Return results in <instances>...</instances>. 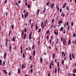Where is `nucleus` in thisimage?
<instances>
[{
    "label": "nucleus",
    "mask_w": 76,
    "mask_h": 76,
    "mask_svg": "<svg viewBox=\"0 0 76 76\" xmlns=\"http://www.w3.org/2000/svg\"><path fill=\"white\" fill-rule=\"evenodd\" d=\"M63 27H61L60 29V31H63Z\"/></svg>",
    "instance_id": "obj_20"
},
{
    "label": "nucleus",
    "mask_w": 76,
    "mask_h": 76,
    "mask_svg": "<svg viewBox=\"0 0 76 76\" xmlns=\"http://www.w3.org/2000/svg\"><path fill=\"white\" fill-rule=\"evenodd\" d=\"M54 6V3H53L51 6V8H52V9H53V7Z\"/></svg>",
    "instance_id": "obj_30"
},
{
    "label": "nucleus",
    "mask_w": 76,
    "mask_h": 76,
    "mask_svg": "<svg viewBox=\"0 0 76 76\" xmlns=\"http://www.w3.org/2000/svg\"><path fill=\"white\" fill-rule=\"evenodd\" d=\"M58 24H60V23H62V21H58Z\"/></svg>",
    "instance_id": "obj_34"
},
{
    "label": "nucleus",
    "mask_w": 76,
    "mask_h": 76,
    "mask_svg": "<svg viewBox=\"0 0 76 76\" xmlns=\"http://www.w3.org/2000/svg\"><path fill=\"white\" fill-rule=\"evenodd\" d=\"M71 44V40L69 39L68 42V45H70Z\"/></svg>",
    "instance_id": "obj_10"
},
{
    "label": "nucleus",
    "mask_w": 76,
    "mask_h": 76,
    "mask_svg": "<svg viewBox=\"0 0 76 76\" xmlns=\"http://www.w3.org/2000/svg\"><path fill=\"white\" fill-rule=\"evenodd\" d=\"M43 23H44V22H42L41 23V26L42 29H43L45 27V26L44 25H43Z\"/></svg>",
    "instance_id": "obj_3"
},
{
    "label": "nucleus",
    "mask_w": 76,
    "mask_h": 76,
    "mask_svg": "<svg viewBox=\"0 0 76 76\" xmlns=\"http://www.w3.org/2000/svg\"><path fill=\"white\" fill-rule=\"evenodd\" d=\"M61 40L62 42H63V38L62 37H61Z\"/></svg>",
    "instance_id": "obj_49"
},
{
    "label": "nucleus",
    "mask_w": 76,
    "mask_h": 76,
    "mask_svg": "<svg viewBox=\"0 0 76 76\" xmlns=\"http://www.w3.org/2000/svg\"><path fill=\"white\" fill-rule=\"evenodd\" d=\"M14 27V25H13V24H12V25L11 26V28L12 29H13Z\"/></svg>",
    "instance_id": "obj_37"
},
{
    "label": "nucleus",
    "mask_w": 76,
    "mask_h": 76,
    "mask_svg": "<svg viewBox=\"0 0 76 76\" xmlns=\"http://www.w3.org/2000/svg\"><path fill=\"white\" fill-rule=\"evenodd\" d=\"M62 65H63L64 64V60L63 59L62 61Z\"/></svg>",
    "instance_id": "obj_31"
},
{
    "label": "nucleus",
    "mask_w": 76,
    "mask_h": 76,
    "mask_svg": "<svg viewBox=\"0 0 76 76\" xmlns=\"http://www.w3.org/2000/svg\"><path fill=\"white\" fill-rule=\"evenodd\" d=\"M22 19H23V14H22Z\"/></svg>",
    "instance_id": "obj_60"
},
{
    "label": "nucleus",
    "mask_w": 76,
    "mask_h": 76,
    "mask_svg": "<svg viewBox=\"0 0 76 76\" xmlns=\"http://www.w3.org/2000/svg\"><path fill=\"white\" fill-rule=\"evenodd\" d=\"M61 16H62L63 18H64V16H65V15L63 12H62L61 14Z\"/></svg>",
    "instance_id": "obj_9"
},
{
    "label": "nucleus",
    "mask_w": 76,
    "mask_h": 76,
    "mask_svg": "<svg viewBox=\"0 0 76 76\" xmlns=\"http://www.w3.org/2000/svg\"><path fill=\"white\" fill-rule=\"evenodd\" d=\"M13 41L14 42H15V37H13L12 38V41Z\"/></svg>",
    "instance_id": "obj_16"
},
{
    "label": "nucleus",
    "mask_w": 76,
    "mask_h": 76,
    "mask_svg": "<svg viewBox=\"0 0 76 76\" xmlns=\"http://www.w3.org/2000/svg\"><path fill=\"white\" fill-rule=\"evenodd\" d=\"M6 56H7V53L6 52H5L4 53V59H5V58H6Z\"/></svg>",
    "instance_id": "obj_6"
},
{
    "label": "nucleus",
    "mask_w": 76,
    "mask_h": 76,
    "mask_svg": "<svg viewBox=\"0 0 76 76\" xmlns=\"http://www.w3.org/2000/svg\"><path fill=\"white\" fill-rule=\"evenodd\" d=\"M53 25L52 24L50 26V28H51V29H53Z\"/></svg>",
    "instance_id": "obj_44"
},
{
    "label": "nucleus",
    "mask_w": 76,
    "mask_h": 76,
    "mask_svg": "<svg viewBox=\"0 0 76 76\" xmlns=\"http://www.w3.org/2000/svg\"><path fill=\"white\" fill-rule=\"evenodd\" d=\"M68 75L69 76H71V74L70 73H68Z\"/></svg>",
    "instance_id": "obj_64"
},
{
    "label": "nucleus",
    "mask_w": 76,
    "mask_h": 76,
    "mask_svg": "<svg viewBox=\"0 0 76 76\" xmlns=\"http://www.w3.org/2000/svg\"><path fill=\"white\" fill-rule=\"evenodd\" d=\"M50 73H48V76H51L50 75Z\"/></svg>",
    "instance_id": "obj_62"
},
{
    "label": "nucleus",
    "mask_w": 76,
    "mask_h": 76,
    "mask_svg": "<svg viewBox=\"0 0 76 76\" xmlns=\"http://www.w3.org/2000/svg\"><path fill=\"white\" fill-rule=\"evenodd\" d=\"M50 69H51V64H50Z\"/></svg>",
    "instance_id": "obj_46"
},
{
    "label": "nucleus",
    "mask_w": 76,
    "mask_h": 76,
    "mask_svg": "<svg viewBox=\"0 0 76 76\" xmlns=\"http://www.w3.org/2000/svg\"><path fill=\"white\" fill-rule=\"evenodd\" d=\"M66 25H67V26H68V25H69V22H66Z\"/></svg>",
    "instance_id": "obj_50"
},
{
    "label": "nucleus",
    "mask_w": 76,
    "mask_h": 76,
    "mask_svg": "<svg viewBox=\"0 0 76 76\" xmlns=\"http://www.w3.org/2000/svg\"><path fill=\"white\" fill-rule=\"evenodd\" d=\"M48 38H49V36H48V35H47L46 36L47 40L48 39Z\"/></svg>",
    "instance_id": "obj_42"
},
{
    "label": "nucleus",
    "mask_w": 76,
    "mask_h": 76,
    "mask_svg": "<svg viewBox=\"0 0 76 76\" xmlns=\"http://www.w3.org/2000/svg\"><path fill=\"white\" fill-rule=\"evenodd\" d=\"M43 54H44L45 56H47V53L45 52V51H44L43 52Z\"/></svg>",
    "instance_id": "obj_27"
},
{
    "label": "nucleus",
    "mask_w": 76,
    "mask_h": 76,
    "mask_svg": "<svg viewBox=\"0 0 76 76\" xmlns=\"http://www.w3.org/2000/svg\"><path fill=\"white\" fill-rule=\"evenodd\" d=\"M56 44H58V38H57L56 39Z\"/></svg>",
    "instance_id": "obj_17"
},
{
    "label": "nucleus",
    "mask_w": 76,
    "mask_h": 76,
    "mask_svg": "<svg viewBox=\"0 0 76 76\" xmlns=\"http://www.w3.org/2000/svg\"><path fill=\"white\" fill-rule=\"evenodd\" d=\"M55 73H57V68L56 67L55 68Z\"/></svg>",
    "instance_id": "obj_28"
},
{
    "label": "nucleus",
    "mask_w": 76,
    "mask_h": 76,
    "mask_svg": "<svg viewBox=\"0 0 76 76\" xmlns=\"http://www.w3.org/2000/svg\"><path fill=\"white\" fill-rule=\"evenodd\" d=\"M66 9L67 10V11H68V10H69V7H68V6H66Z\"/></svg>",
    "instance_id": "obj_43"
},
{
    "label": "nucleus",
    "mask_w": 76,
    "mask_h": 76,
    "mask_svg": "<svg viewBox=\"0 0 76 76\" xmlns=\"http://www.w3.org/2000/svg\"><path fill=\"white\" fill-rule=\"evenodd\" d=\"M43 10H44L42 11V13H45V10H46V8H44Z\"/></svg>",
    "instance_id": "obj_14"
},
{
    "label": "nucleus",
    "mask_w": 76,
    "mask_h": 76,
    "mask_svg": "<svg viewBox=\"0 0 76 76\" xmlns=\"http://www.w3.org/2000/svg\"><path fill=\"white\" fill-rule=\"evenodd\" d=\"M51 46H48V48H49V49H51Z\"/></svg>",
    "instance_id": "obj_63"
},
{
    "label": "nucleus",
    "mask_w": 76,
    "mask_h": 76,
    "mask_svg": "<svg viewBox=\"0 0 76 76\" xmlns=\"http://www.w3.org/2000/svg\"><path fill=\"white\" fill-rule=\"evenodd\" d=\"M9 50L10 51V52H12V46H10V45Z\"/></svg>",
    "instance_id": "obj_5"
},
{
    "label": "nucleus",
    "mask_w": 76,
    "mask_h": 76,
    "mask_svg": "<svg viewBox=\"0 0 76 76\" xmlns=\"http://www.w3.org/2000/svg\"><path fill=\"white\" fill-rule=\"evenodd\" d=\"M74 44L76 45V40H75V42H74Z\"/></svg>",
    "instance_id": "obj_61"
},
{
    "label": "nucleus",
    "mask_w": 76,
    "mask_h": 76,
    "mask_svg": "<svg viewBox=\"0 0 76 76\" xmlns=\"http://www.w3.org/2000/svg\"><path fill=\"white\" fill-rule=\"evenodd\" d=\"M59 17V16H58L56 18V20H58Z\"/></svg>",
    "instance_id": "obj_55"
},
{
    "label": "nucleus",
    "mask_w": 76,
    "mask_h": 76,
    "mask_svg": "<svg viewBox=\"0 0 76 76\" xmlns=\"http://www.w3.org/2000/svg\"><path fill=\"white\" fill-rule=\"evenodd\" d=\"M34 23L33 22L32 23L31 25V26H34Z\"/></svg>",
    "instance_id": "obj_47"
},
{
    "label": "nucleus",
    "mask_w": 76,
    "mask_h": 76,
    "mask_svg": "<svg viewBox=\"0 0 76 76\" xmlns=\"http://www.w3.org/2000/svg\"><path fill=\"white\" fill-rule=\"evenodd\" d=\"M40 62L41 63H42V58H40Z\"/></svg>",
    "instance_id": "obj_40"
},
{
    "label": "nucleus",
    "mask_w": 76,
    "mask_h": 76,
    "mask_svg": "<svg viewBox=\"0 0 76 76\" xmlns=\"http://www.w3.org/2000/svg\"><path fill=\"white\" fill-rule=\"evenodd\" d=\"M55 55H56V54H55V53H53V55H52L53 58L54 59V58H55Z\"/></svg>",
    "instance_id": "obj_12"
},
{
    "label": "nucleus",
    "mask_w": 76,
    "mask_h": 76,
    "mask_svg": "<svg viewBox=\"0 0 76 76\" xmlns=\"http://www.w3.org/2000/svg\"><path fill=\"white\" fill-rule=\"evenodd\" d=\"M73 73H76V69H74L73 71Z\"/></svg>",
    "instance_id": "obj_32"
},
{
    "label": "nucleus",
    "mask_w": 76,
    "mask_h": 76,
    "mask_svg": "<svg viewBox=\"0 0 76 76\" xmlns=\"http://www.w3.org/2000/svg\"><path fill=\"white\" fill-rule=\"evenodd\" d=\"M41 28H39L38 30L39 32H41Z\"/></svg>",
    "instance_id": "obj_54"
},
{
    "label": "nucleus",
    "mask_w": 76,
    "mask_h": 76,
    "mask_svg": "<svg viewBox=\"0 0 76 76\" xmlns=\"http://www.w3.org/2000/svg\"><path fill=\"white\" fill-rule=\"evenodd\" d=\"M2 61L1 59L0 60V65L1 66L2 65Z\"/></svg>",
    "instance_id": "obj_24"
},
{
    "label": "nucleus",
    "mask_w": 76,
    "mask_h": 76,
    "mask_svg": "<svg viewBox=\"0 0 76 76\" xmlns=\"http://www.w3.org/2000/svg\"><path fill=\"white\" fill-rule=\"evenodd\" d=\"M47 19L46 20H45V26H46V24H47Z\"/></svg>",
    "instance_id": "obj_25"
},
{
    "label": "nucleus",
    "mask_w": 76,
    "mask_h": 76,
    "mask_svg": "<svg viewBox=\"0 0 76 76\" xmlns=\"http://www.w3.org/2000/svg\"><path fill=\"white\" fill-rule=\"evenodd\" d=\"M63 44L64 45H66V44H67V41L66 40V39H64L63 41Z\"/></svg>",
    "instance_id": "obj_2"
},
{
    "label": "nucleus",
    "mask_w": 76,
    "mask_h": 76,
    "mask_svg": "<svg viewBox=\"0 0 76 76\" xmlns=\"http://www.w3.org/2000/svg\"><path fill=\"white\" fill-rule=\"evenodd\" d=\"M28 7L29 9L30 8H31V5H28Z\"/></svg>",
    "instance_id": "obj_39"
},
{
    "label": "nucleus",
    "mask_w": 76,
    "mask_h": 76,
    "mask_svg": "<svg viewBox=\"0 0 76 76\" xmlns=\"http://www.w3.org/2000/svg\"><path fill=\"white\" fill-rule=\"evenodd\" d=\"M24 32L23 30L22 31V34H21V37H22V38H23V35Z\"/></svg>",
    "instance_id": "obj_23"
},
{
    "label": "nucleus",
    "mask_w": 76,
    "mask_h": 76,
    "mask_svg": "<svg viewBox=\"0 0 76 76\" xmlns=\"http://www.w3.org/2000/svg\"><path fill=\"white\" fill-rule=\"evenodd\" d=\"M57 64L58 67H59V66H60V65H59V63L58 62L57 63Z\"/></svg>",
    "instance_id": "obj_53"
},
{
    "label": "nucleus",
    "mask_w": 76,
    "mask_h": 76,
    "mask_svg": "<svg viewBox=\"0 0 76 76\" xmlns=\"http://www.w3.org/2000/svg\"><path fill=\"white\" fill-rule=\"evenodd\" d=\"M36 53V52H35V50H34L33 51V56H35V53Z\"/></svg>",
    "instance_id": "obj_21"
},
{
    "label": "nucleus",
    "mask_w": 76,
    "mask_h": 76,
    "mask_svg": "<svg viewBox=\"0 0 76 76\" xmlns=\"http://www.w3.org/2000/svg\"><path fill=\"white\" fill-rule=\"evenodd\" d=\"M28 48V50H31V47H29Z\"/></svg>",
    "instance_id": "obj_59"
},
{
    "label": "nucleus",
    "mask_w": 76,
    "mask_h": 76,
    "mask_svg": "<svg viewBox=\"0 0 76 76\" xmlns=\"http://www.w3.org/2000/svg\"><path fill=\"white\" fill-rule=\"evenodd\" d=\"M54 21V19H53L52 21V23H53Z\"/></svg>",
    "instance_id": "obj_57"
},
{
    "label": "nucleus",
    "mask_w": 76,
    "mask_h": 76,
    "mask_svg": "<svg viewBox=\"0 0 76 76\" xmlns=\"http://www.w3.org/2000/svg\"><path fill=\"white\" fill-rule=\"evenodd\" d=\"M23 57H25V54H24V53H23Z\"/></svg>",
    "instance_id": "obj_41"
},
{
    "label": "nucleus",
    "mask_w": 76,
    "mask_h": 76,
    "mask_svg": "<svg viewBox=\"0 0 76 76\" xmlns=\"http://www.w3.org/2000/svg\"><path fill=\"white\" fill-rule=\"evenodd\" d=\"M31 34H32V32H31L29 35V39L30 40H31V39H32V37H31Z\"/></svg>",
    "instance_id": "obj_4"
},
{
    "label": "nucleus",
    "mask_w": 76,
    "mask_h": 76,
    "mask_svg": "<svg viewBox=\"0 0 76 76\" xmlns=\"http://www.w3.org/2000/svg\"><path fill=\"white\" fill-rule=\"evenodd\" d=\"M3 71L4 72V73H5V74H6V75L7 74V72L6 70L3 69Z\"/></svg>",
    "instance_id": "obj_13"
},
{
    "label": "nucleus",
    "mask_w": 76,
    "mask_h": 76,
    "mask_svg": "<svg viewBox=\"0 0 76 76\" xmlns=\"http://www.w3.org/2000/svg\"><path fill=\"white\" fill-rule=\"evenodd\" d=\"M50 31H49V30H48L47 31L46 33V35H47V34H49Z\"/></svg>",
    "instance_id": "obj_15"
},
{
    "label": "nucleus",
    "mask_w": 76,
    "mask_h": 76,
    "mask_svg": "<svg viewBox=\"0 0 76 76\" xmlns=\"http://www.w3.org/2000/svg\"><path fill=\"white\" fill-rule=\"evenodd\" d=\"M24 32H26V28H24Z\"/></svg>",
    "instance_id": "obj_38"
},
{
    "label": "nucleus",
    "mask_w": 76,
    "mask_h": 76,
    "mask_svg": "<svg viewBox=\"0 0 76 76\" xmlns=\"http://www.w3.org/2000/svg\"><path fill=\"white\" fill-rule=\"evenodd\" d=\"M37 44L39 46V41H38Z\"/></svg>",
    "instance_id": "obj_58"
},
{
    "label": "nucleus",
    "mask_w": 76,
    "mask_h": 76,
    "mask_svg": "<svg viewBox=\"0 0 76 76\" xmlns=\"http://www.w3.org/2000/svg\"><path fill=\"white\" fill-rule=\"evenodd\" d=\"M3 65L4 66H5V61H3Z\"/></svg>",
    "instance_id": "obj_36"
},
{
    "label": "nucleus",
    "mask_w": 76,
    "mask_h": 76,
    "mask_svg": "<svg viewBox=\"0 0 76 76\" xmlns=\"http://www.w3.org/2000/svg\"><path fill=\"white\" fill-rule=\"evenodd\" d=\"M66 3H65L64 5L62 6V8L63 9H64L66 7Z\"/></svg>",
    "instance_id": "obj_7"
},
{
    "label": "nucleus",
    "mask_w": 76,
    "mask_h": 76,
    "mask_svg": "<svg viewBox=\"0 0 76 76\" xmlns=\"http://www.w3.org/2000/svg\"><path fill=\"white\" fill-rule=\"evenodd\" d=\"M10 34H11V31H10L9 32V36L10 35Z\"/></svg>",
    "instance_id": "obj_35"
},
{
    "label": "nucleus",
    "mask_w": 76,
    "mask_h": 76,
    "mask_svg": "<svg viewBox=\"0 0 76 76\" xmlns=\"http://www.w3.org/2000/svg\"><path fill=\"white\" fill-rule=\"evenodd\" d=\"M51 65L52 66H53V61H51Z\"/></svg>",
    "instance_id": "obj_48"
},
{
    "label": "nucleus",
    "mask_w": 76,
    "mask_h": 76,
    "mask_svg": "<svg viewBox=\"0 0 76 76\" xmlns=\"http://www.w3.org/2000/svg\"><path fill=\"white\" fill-rule=\"evenodd\" d=\"M34 47H35V45H34L32 46V49H33V50H34Z\"/></svg>",
    "instance_id": "obj_45"
},
{
    "label": "nucleus",
    "mask_w": 76,
    "mask_h": 76,
    "mask_svg": "<svg viewBox=\"0 0 76 76\" xmlns=\"http://www.w3.org/2000/svg\"><path fill=\"white\" fill-rule=\"evenodd\" d=\"M75 37V33H74V34H73V37L74 38V37Z\"/></svg>",
    "instance_id": "obj_56"
},
{
    "label": "nucleus",
    "mask_w": 76,
    "mask_h": 76,
    "mask_svg": "<svg viewBox=\"0 0 76 76\" xmlns=\"http://www.w3.org/2000/svg\"><path fill=\"white\" fill-rule=\"evenodd\" d=\"M23 68H25V64H22V69H23Z\"/></svg>",
    "instance_id": "obj_11"
},
{
    "label": "nucleus",
    "mask_w": 76,
    "mask_h": 76,
    "mask_svg": "<svg viewBox=\"0 0 76 76\" xmlns=\"http://www.w3.org/2000/svg\"><path fill=\"white\" fill-rule=\"evenodd\" d=\"M38 27L37 26V24H36V27H35V29H36V30H37L38 29Z\"/></svg>",
    "instance_id": "obj_26"
},
{
    "label": "nucleus",
    "mask_w": 76,
    "mask_h": 76,
    "mask_svg": "<svg viewBox=\"0 0 76 76\" xmlns=\"http://www.w3.org/2000/svg\"><path fill=\"white\" fill-rule=\"evenodd\" d=\"M54 34L56 35H58V32H56V31L54 32Z\"/></svg>",
    "instance_id": "obj_19"
},
{
    "label": "nucleus",
    "mask_w": 76,
    "mask_h": 76,
    "mask_svg": "<svg viewBox=\"0 0 76 76\" xmlns=\"http://www.w3.org/2000/svg\"><path fill=\"white\" fill-rule=\"evenodd\" d=\"M30 72L31 73H32V72L33 71V70L32 69H30Z\"/></svg>",
    "instance_id": "obj_51"
},
{
    "label": "nucleus",
    "mask_w": 76,
    "mask_h": 76,
    "mask_svg": "<svg viewBox=\"0 0 76 76\" xmlns=\"http://www.w3.org/2000/svg\"><path fill=\"white\" fill-rule=\"evenodd\" d=\"M26 33H25L23 37V39H26Z\"/></svg>",
    "instance_id": "obj_8"
},
{
    "label": "nucleus",
    "mask_w": 76,
    "mask_h": 76,
    "mask_svg": "<svg viewBox=\"0 0 76 76\" xmlns=\"http://www.w3.org/2000/svg\"><path fill=\"white\" fill-rule=\"evenodd\" d=\"M72 58H73V59H74V58H75V56L74 55V54H73V53H72Z\"/></svg>",
    "instance_id": "obj_22"
},
{
    "label": "nucleus",
    "mask_w": 76,
    "mask_h": 76,
    "mask_svg": "<svg viewBox=\"0 0 76 76\" xmlns=\"http://www.w3.org/2000/svg\"><path fill=\"white\" fill-rule=\"evenodd\" d=\"M71 26H73V23L72 22H71Z\"/></svg>",
    "instance_id": "obj_52"
},
{
    "label": "nucleus",
    "mask_w": 76,
    "mask_h": 76,
    "mask_svg": "<svg viewBox=\"0 0 76 76\" xmlns=\"http://www.w3.org/2000/svg\"><path fill=\"white\" fill-rule=\"evenodd\" d=\"M39 11H40V10L39 9H38L37 10V15H38L39 14Z\"/></svg>",
    "instance_id": "obj_18"
},
{
    "label": "nucleus",
    "mask_w": 76,
    "mask_h": 76,
    "mask_svg": "<svg viewBox=\"0 0 76 76\" xmlns=\"http://www.w3.org/2000/svg\"><path fill=\"white\" fill-rule=\"evenodd\" d=\"M23 13H24V17L26 18L27 16H28L29 14L28 13V12H27L25 13V10H24L23 12Z\"/></svg>",
    "instance_id": "obj_1"
},
{
    "label": "nucleus",
    "mask_w": 76,
    "mask_h": 76,
    "mask_svg": "<svg viewBox=\"0 0 76 76\" xmlns=\"http://www.w3.org/2000/svg\"><path fill=\"white\" fill-rule=\"evenodd\" d=\"M18 74H19L20 73V69H18Z\"/></svg>",
    "instance_id": "obj_33"
},
{
    "label": "nucleus",
    "mask_w": 76,
    "mask_h": 76,
    "mask_svg": "<svg viewBox=\"0 0 76 76\" xmlns=\"http://www.w3.org/2000/svg\"><path fill=\"white\" fill-rule=\"evenodd\" d=\"M49 3H50V2L49 1H48L46 3V6H48V5L49 4Z\"/></svg>",
    "instance_id": "obj_29"
}]
</instances>
